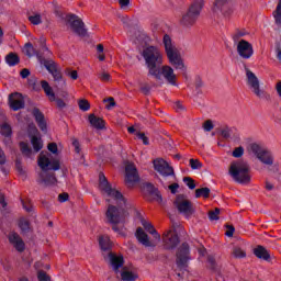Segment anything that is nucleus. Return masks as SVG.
<instances>
[{
    "mask_svg": "<svg viewBox=\"0 0 281 281\" xmlns=\"http://www.w3.org/2000/svg\"><path fill=\"white\" fill-rule=\"evenodd\" d=\"M47 149L49 153H53V155H56L58 153V145H56V143H50L48 144Z\"/></svg>",
    "mask_w": 281,
    "mask_h": 281,
    "instance_id": "6e6d98bb",
    "label": "nucleus"
},
{
    "mask_svg": "<svg viewBox=\"0 0 281 281\" xmlns=\"http://www.w3.org/2000/svg\"><path fill=\"white\" fill-rule=\"evenodd\" d=\"M67 76H69V78H71V80H78V71L77 70L68 71Z\"/></svg>",
    "mask_w": 281,
    "mask_h": 281,
    "instance_id": "bf43d9fd",
    "label": "nucleus"
},
{
    "mask_svg": "<svg viewBox=\"0 0 281 281\" xmlns=\"http://www.w3.org/2000/svg\"><path fill=\"white\" fill-rule=\"evenodd\" d=\"M99 245L103 251H109V249L113 247V244L111 243V238H109V236L106 235L99 237Z\"/></svg>",
    "mask_w": 281,
    "mask_h": 281,
    "instance_id": "7c9ffc66",
    "label": "nucleus"
},
{
    "mask_svg": "<svg viewBox=\"0 0 281 281\" xmlns=\"http://www.w3.org/2000/svg\"><path fill=\"white\" fill-rule=\"evenodd\" d=\"M142 56L148 69V75L159 79L160 75L157 72V67L164 65V53H161V49L157 46H147L143 49Z\"/></svg>",
    "mask_w": 281,
    "mask_h": 281,
    "instance_id": "f03ea898",
    "label": "nucleus"
},
{
    "mask_svg": "<svg viewBox=\"0 0 281 281\" xmlns=\"http://www.w3.org/2000/svg\"><path fill=\"white\" fill-rule=\"evenodd\" d=\"M136 137L138 139H142L143 144H145V146H148L149 142H148V137H146V134L144 133H136Z\"/></svg>",
    "mask_w": 281,
    "mask_h": 281,
    "instance_id": "5fc2aeb1",
    "label": "nucleus"
},
{
    "mask_svg": "<svg viewBox=\"0 0 281 281\" xmlns=\"http://www.w3.org/2000/svg\"><path fill=\"white\" fill-rule=\"evenodd\" d=\"M237 54L240 56L244 60H249L251 56H254V45L251 43L240 40L237 43Z\"/></svg>",
    "mask_w": 281,
    "mask_h": 281,
    "instance_id": "ddd939ff",
    "label": "nucleus"
},
{
    "mask_svg": "<svg viewBox=\"0 0 281 281\" xmlns=\"http://www.w3.org/2000/svg\"><path fill=\"white\" fill-rule=\"evenodd\" d=\"M19 55L14 53H10L9 55L5 56V63L8 64L9 67H14L15 65H19Z\"/></svg>",
    "mask_w": 281,
    "mask_h": 281,
    "instance_id": "2f4dec72",
    "label": "nucleus"
},
{
    "mask_svg": "<svg viewBox=\"0 0 281 281\" xmlns=\"http://www.w3.org/2000/svg\"><path fill=\"white\" fill-rule=\"evenodd\" d=\"M157 72L159 74V78H156V80H161L162 77L168 85L177 87V74H175V69L172 67L164 65L159 70L157 69Z\"/></svg>",
    "mask_w": 281,
    "mask_h": 281,
    "instance_id": "9d476101",
    "label": "nucleus"
},
{
    "mask_svg": "<svg viewBox=\"0 0 281 281\" xmlns=\"http://www.w3.org/2000/svg\"><path fill=\"white\" fill-rule=\"evenodd\" d=\"M246 34H247V32L238 30V31H236L235 34L233 35V41H234L235 43H238V40H239V38H243V36H245Z\"/></svg>",
    "mask_w": 281,
    "mask_h": 281,
    "instance_id": "3c124183",
    "label": "nucleus"
},
{
    "mask_svg": "<svg viewBox=\"0 0 281 281\" xmlns=\"http://www.w3.org/2000/svg\"><path fill=\"white\" fill-rule=\"evenodd\" d=\"M68 199H69V194H67V193H60L58 195L59 203H65V201H67Z\"/></svg>",
    "mask_w": 281,
    "mask_h": 281,
    "instance_id": "680f3d73",
    "label": "nucleus"
},
{
    "mask_svg": "<svg viewBox=\"0 0 281 281\" xmlns=\"http://www.w3.org/2000/svg\"><path fill=\"white\" fill-rule=\"evenodd\" d=\"M154 168L156 172H159V175H161V177H172V175H175V169L161 158L154 160Z\"/></svg>",
    "mask_w": 281,
    "mask_h": 281,
    "instance_id": "4468645a",
    "label": "nucleus"
},
{
    "mask_svg": "<svg viewBox=\"0 0 281 281\" xmlns=\"http://www.w3.org/2000/svg\"><path fill=\"white\" fill-rule=\"evenodd\" d=\"M29 21L32 23V25H41L43 23L41 14L30 15Z\"/></svg>",
    "mask_w": 281,
    "mask_h": 281,
    "instance_id": "ea45409f",
    "label": "nucleus"
},
{
    "mask_svg": "<svg viewBox=\"0 0 281 281\" xmlns=\"http://www.w3.org/2000/svg\"><path fill=\"white\" fill-rule=\"evenodd\" d=\"M37 279L40 281H52V278H49V276H47V272L45 271H38Z\"/></svg>",
    "mask_w": 281,
    "mask_h": 281,
    "instance_id": "8fccbe9b",
    "label": "nucleus"
},
{
    "mask_svg": "<svg viewBox=\"0 0 281 281\" xmlns=\"http://www.w3.org/2000/svg\"><path fill=\"white\" fill-rule=\"evenodd\" d=\"M135 236L138 243H140V245H144V247H157V243H159L155 238L154 240H150L148 234H146V232H144V228L142 227H138L136 229Z\"/></svg>",
    "mask_w": 281,
    "mask_h": 281,
    "instance_id": "a211bd4d",
    "label": "nucleus"
},
{
    "mask_svg": "<svg viewBox=\"0 0 281 281\" xmlns=\"http://www.w3.org/2000/svg\"><path fill=\"white\" fill-rule=\"evenodd\" d=\"M234 258H247V251L245 248H241L239 246H235L232 251Z\"/></svg>",
    "mask_w": 281,
    "mask_h": 281,
    "instance_id": "473e14b6",
    "label": "nucleus"
},
{
    "mask_svg": "<svg viewBox=\"0 0 281 281\" xmlns=\"http://www.w3.org/2000/svg\"><path fill=\"white\" fill-rule=\"evenodd\" d=\"M108 258L110 260V265L116 273H120V269L124 267V257L123 256H117L113 252H109Z\"/></svg>",
    "mask_w": 281,
    "mask_h": 281,
    "instance_id": "4be33fe9",
    "label": "nucleus"
},
{
    "mask_svg": "<svg viewBox=\"0 0 281 281\" xmlns=\"http://www.w3.org/2000/svg\"><path fill=\"white\" fill-rule=\"evenodd\" d=\"M98 78L101 82H109V80H111V75L106 71H102L98 75Z\"/></svg>",
    "mask_w": 281,
    "mask_h": 281,
    "instance_id": "c03bdc74",
    "label": "nucleus"
},
{
    "mask_svg": "<svg viewBox=\"0 0 281 281\" xmlns=\"http://www.w3.org/2000/svg\"><path fill=\"white\" fill-rule=\"evenodd\" d=\"M183 182L186 183V186L189 187V190H194V188H196V183H194V179L190 177L183 178Z\"/></svg>",
    "mask_w": 281,
    "mask_h": 281,
    "instance_id": "37998d69",
    "label": "nucleus"
},
{
    "mask_svg": "<svg viewBox=\"0 0 281 281\" xmlns=\"http://www.w3.org/2000/svg\"><path fill=\"white\" fill-rule=\"evenodd\" d=\"M146 190L150 194L151 199H154V201H158V203H161V193L157 188H155V186L147 184Z\"/></svg>",
    "mask_w": 281,
    "mask_h": 281,
    "instance_id": "c85d7f7f",
    "label": "nucleus"
},
{
    "mask_svg": "<svg viewBox=\"0 0 281 281\" xmlns=\"http://www.w3.org/2000/svg\"><path fill=\"white\" fill-rule=\"evenodd\" d=\"M9 104L12 111H20L25 106V101L23 100V95L19 92L11 93L9 95Z\"/></svg>",
    "mask_w": 281,
    "mask_h": 281,
    "instance_id": "6ab92c4d",
    "label": "nucleus"
},
{
    "mask_svg": "<svg viewBox=\"0 0 281 281\" xmlns=\"http://www.w3.org/2000/svg\"><path fill=\"white\" fill-rule=\"evenodd\" d=\"M8 203H5V195L0 193V207H7Z\"/></svg>",
    "mask_w": 281,
    "mask_h": 281,
    "instance_id": "e2e57ef3",
    "label": "nucleus"
},
{
    "mask_svg": "<svg viewBox=\"0 0 281 281\" xmlns=\"http://www.w3.org/2000/svg\"><path fill=\"white\" fill-rule=\"evenodd\" d=\"M139 181V173H137V167H135V164L127 162L125 165V183L127 188H133L135 183Z\"/></svg>",
    "mask_w": 281,
    "mask_h": 281,
    "instance_id": "9b49d317",
    "label": "nucleus"
},
{
    "mask_svg": "<svg viewBox=\"0 0 281 281\" xmlns=\"http://www.w3.org/2000/svg\"><path fill=\"white\" fill-rule=\"evenodd\" d=\"M203 5V0H193L187 12L182 14L180 23L186 27H191V25H194V23L199 21V16H201Z\"/></svg>",
    "mask_w": 281,
    "mask_h": 281,
    "instance_id": "423d86ee",
    "label": "nucleus"
},
{
    "mask_svg": "<svg viewBox=\"0 0 281 281\" xmlns=\"http://www.w3.org/2000/svg\"><path fill=\"white\" fill-rule=\"evenodd\" d=\"M31 144L33 146V150L35 153H38L40 150L43 149V140L36 136H33L31 139Z\"/></svg>",
    "mask_w": 281,
    "mask_h": 281,
    "instance_id": "72a5a7b5",
    "label": "nucleus"
},
{
    "mask_svg": "<svg viewBox=\"0 0 281 281\" xmlns=\"http://www.w3.org/2000/svg\"><path fill=\"white\" fill-rule=\"evenodd\" d=\"M232 0H216L213 5V12H227Z\"/></svg>",
    "mask_w": 281,
    "mask_h": 281,
    "instance_id": "a878e982",
    "label": "nucleus"
},
{
    "mask_svg": "<svg viewBox=\"0 0 281 281\" xmlns=\"http://www.w3.org/2000/svg\"><path fill=\"white\" fill-rule=\"evenodd\" d=\"M254 254L260 260H269V258H271L269 250H267V248H265L263 246H258L257 248H255Z\"/></svg>",
    "mask_w": 281,
    "mask_h": 281,
    "instance_id": "bb28decb",
    "label": "nucleus"
},
{
    "mask_svg": "<svg viewBox=\"0 0 281 281\" xmlns=\"http://www.w3.org/2000/svg\"><path fill=\"white\" fill-rule=\"evenodd\" d=\"M42 182L44 186H56V183H58V180L54 175L46 177L42 175Z\"/></svg>",
    "mask_w": 281,
    "mask_h": 281,
    "instance_id": "c9c22d12",
    "label": "nucleus"
},
{
    "mask_svg": "<svg viewBox=\"0 0 281 281\" xmlns=\"http://www.w3.org/2000/svg\"><path fill=\"white\" fill-rule=\"evenodd\" d=\"M32 115H33V117H35V122L40 126L41 131L46 132L47 131V122L45 121V115L43 114V112H41V110L35 108L32 110Z\"/></svg>",
    "mask_w": 281,
    "mask_h": 281,
    "instance_id": "5701e85b",
    "label": "nucleus"
},
{
    "mask_svg": "<svg viewBox=\"0 0 281 281\" xmlns=\"http://www.w3.org/2000/svg\"><path fill=\"white\" fill-rule=\"evenodd\" d=\"M221 135L222 137H224V139H229V137H232V128L229 127L222 128Z\"/></svg>",
    "mask_w": 281,
    "mask_h": 281,
    "instance_id": "09e8293b",
    "label": "nucleus"
},
{
    "mask_svg": "<svg viewBox=\"0 0 281 281\" xmlns=\"http://www.w3.org/2000/svg\"><path fill=\"white\" fill-rule=\"evenodd\" d=\"M190 167L192 168V170H201V168H203V164H201V161H199V159H193L191 158L189 160Z\"/></svg>",
    "mask_w": 281,
    "mask_h": 281,
    "instance_id": "a19ab883",
    "label": "nucleus"
},
{
    "mask_svg": "<svg viewBox=\"0 0 281 281\" xmlns=\"http://www.w3.org/2000/svg\"><path fill=\"white\" fill-rule=\"evenodd\" d=\"M203 128L204 131H206V133H210V131L214 128V123H212V120L205 121L203 124Z\"/></svg>",
    "mask_w": 281,
    "mask_h": 281,
    "instance_id": "864d4df0",
    "label": "nucleus"
},
{
    "mask_svg": "<svg viewBox=\"0 0 281 281\" xmlns=\"http://www.w3.org/2000/svg\"><path fill=\"white\" fill-rule=\"evenodd\" d=\"M142 225H143L144 229H146V232H148V234H151V236H154V239L156 240V243H159V240H161V235H159V233H157V229H155V226H153V223H150L146 220H142Z\"/></svg>",
    "mask_w": 281,
    "mask_h": 281,
    "instance_id": "b1692460",
    "label": "nucleus"
},
{
    "mask_svg": "<svg viewBox=\"0 0 281 281\" xmlns=\"http://www.w3.org/2000/svg\"><path fill=\"white\" fill-rule=\"evenodd\" d=\"M162 44L170 65H172L175 69L186 71V64H183V59L181 58V55H179V49H177V46L172 43L170 35H164Z\"/></svg>",
    "mask_w": 281,
    "mask_h": 281,
    "instance_id": "20e7f679",
    "label": "nucleus"
},
{
    "mask_svg": "<svg viewBox=\"0 0 281 281\" xmlns=\"http://www.w3.org/2000/svg\"><path fill=\"white\" fill-rule=\"evenodd\" d=\"M245 72L246 83L247 87L250 89L251 93H254V95H256V98H258L259 100H266V102H269L271 100V94L265 91V89L260 88V80L258 79L256 74H254V71H251L247 67L245 68Z\"/></svg>",
    "mask_w": 281,
    "mask_h": 281,
    "instance_id": "39448f33",
    "label": "nucleus"
},
{
    "mask_svg": "<svg viewBox=\"0 0 281 281\" xmlns=\"http://www.w3.org/2000/svg\"><path fill=\"white\" fill-rule=\"evenodd\" d=\"M273 16L277 25H281V0H279L277 9L273 11Z\"/></svg>",
    "mask_w": 281,
    "mask_h": 281,
    "instance_id": "e433bc0d",
    "label": "nucleus"
},
{
    "mask_svg": "<svg viewBox=\"0 0 281 281\" xmlns=\"http://www.w3.org/2000/svg\"><path fill=\"white\" fill-rule=\"evenodd\" d=\"M169 190H170L171 194H177V191L179 190V183L170 184Z\"/></svg>",
    "mask_w": 281,
    "mask_h": 281,
    "instance_id": "052dcab7",
    "label": "nucleus"
},
{
    "mask_svg": "<svg viewBox=\"0 0 281 281\" xmlns=\"http://www.w3.org/2000/svg\"><path fill=\"white\" fill-rule=\"evenodd\" d=\"M99 189L103 196H105L106 203H109L105 212L108 223L112 225L113 232L120 236H126V228L124 227V223H126V218H128L126 198H124L122 192L111 187L104 173L99 175Z\"/></svg>",
    "mask_w": 281,
    "mask_h": 281,
    "instance_id": "f257e3e1",
    "label": "nucleus"
},
{
    "mask_svg": "<svg viewBox=\"0 0 281 281\" xmlns=\"http://www.w3.org/2000/svg\"><path fill=\"white\" fill-rule=\"evenodd\" d=\"M248 151L255 155V157H257V159L260 160L263 166H273V161H276L273 154L258 143H251L248 147Z\"/></svg>",
    "mask_w": 281,
    "mask_h": 281,
    "instance_id": "0eeeda50",
    "label": "nucleus"
},
{
    "mask_svg": "<svg viewBox=\"0 0 281 281\" xmlns=\"http://www.w3.org/2000/svg\"><path fill=\"white\" fill-rule=\"evenodd\" d=\"M20 75H21V78H27L30 76V69L27 68L22 69Z\"/></svg>",
    "mask_w": 281,
    "mask_h": 281,
    "instance_id": "0e129e2a",
    "label": "nucleus"
},
{
    "mask_svg": "<svg viewBox=\"0 0 281 281\" xmlns=\"http://www.w3.org/2000/svg\"><path fill=\"white\" fill-rule=\"evenodd\" d=\"M175 205L180 214H183L186 218H190L194 214L195 210L192 202L183 195H178L175 201Z\"/></svg>",
    "mask_w": 281,
    "mask_h": 281,
    "instance_id": "1a4fd4ad",
    "label": "nucleus"
},
{
    "mask_svg": "<svg viewBox=\"0 0 281 281\" xmlns=\"http://www.w3.org/2000/svg\"><path fill=\"white\" fill-rule=\"evenodd\" d=\"M276 56H277L279 63H281V47H280V45H277V47H276Z\"/></svg>",
    "mask_w": 281,
    "mask_h": 281,
    "instance_id": "338daca9",
    "label": "nucleus"
},
{
    "mask_svg": "<svg viewBox=\"0 0 281 281\" xmlns=\"http://www.w3.org/2000/svg\"><path fill=\"white\" fill-rule=\"evenodd\" d=\"M276 91H277L279 98H281V81L277 82V85H276Z\"/></svg>",
    "mask_w": 281,
    "mask_h": 281,
    "instance_id": "774afa93",
    "label": "nucleus"
},
{
    "mask_svg": "<svg viewBox=\"0 0 281 281\" xmlns=\"http://www.w3.org/2000/svg\"><path fill=\"white\" fill-rule=\"evenodd\" d=\"M0 135L5 137L4 144H10V137H12V127L8 123L0 125Z\"/></svg>",
    "mask_w": 281,
    "mask_h": 281,
    "instance_id": "cd10ccee",
    "label": "nucleus"
},
{
    "mask_svg": "<svg viewBox=\"0 0 281 281\" xmlns=\"http://www.w3.org/2000/svg\"><path fill=\"white\" fill-rule=\"evenodd\" d=\"M41 64L47 69V71L53 76L55 82L58 80H63V75L60 74V69H58V65L52 59H42Z\"/></svg>",
    "mask_w": 281,
    "mask_h": 281,
    "instance_id": "f3484780",
    "label": "nucleus"
},
{
    "mask_svg": "<svg viewBox=\"0 0 281 281\" xmlns=\"http://www.w3.org/2000/svg\"><path fill=\"white\" fill-rule=\"evenodd\" d=\"M188 260H190V246L183 243L177 252V265L180 269L186 268L188 265Z\"/></svg>",
    "mask_w": 281,
    "mask_h": 281,
    "instance_id": "dca6fc26",
    "label": "nucleus"
},
{
    "mask_svg": "<svg viewBox=\"0 0 281 281\" xmlns=\"http://www.w3.org/2000/svg\"><path fill=\"white\" fill-rule=\"evenodd\" d=\"M37 164L44 172H47V170H60V160L47 151L40 154Z\"/></svg>",
    "mask_w": 281,
    "mask_h": 281,
    "instance_id": "6e6552de",
    "label": "nucleus"
},
{
    "mask_svg": "<svg viewBox=\"0 0 281 281\" xmlns=\"http://www.w3.org/2000/svg\"><path fill=\"white\" fill-rule=\"evenodd\" d=\"M41 87L45 95L48 98L49 102H56V105L58 106V109H65V106H67V104L63 99H56V93H54V88L49 86V82L42 80Z\"/></svg>",
    "mask_w": 281,
    "mask_h": 281,
    "instance_id": "f8f14e48",
    "label": "nucleus"
},
{
    "mask_svg": "<svg viewBox=\"0 0 281 281\" xmlns=\"http://www.w3.org/2000/svg\"><path fill=\"white\" fill-rule=\"evenodd\" d=\"M70 30L77 34V36H87V29H85V22L77 15L69 16Z\"/></svg>",
    "mask_w": 281,
    "mask_h": 281,
    "instance_id": "2eb2a0df",
    "label": "nucleus"
},
{
    "mask_svg": "<svg viewBox=\"0 0 281 281\" xmlns=\"http://www.w3.org/2000/svg\"><path fill=\"white\" fill-rule=\"evenodd\" d=\"M9 243L10 245H12V247H14V249H16V251H25V241H23V238H21V235L15 233V232H11L9 233Z\"/></svg>",
    "mask_w": 281,
    "mask_h": 281,
    "instance_id": "aec40b11",
    "label": "nucleus"
},
{
    "mask_svg": "<svg viewBox=\"0 0 281 281\" xmlns=\"http://www.w3.org/2000/svg\"><path fill=\"white\" fill-rule=\"evenodd\" d=\"M201 196H203V199H210V188L205 187V188L196 189L195 199H201Z\"/></svg>",
    "mask_w": 281,
    "mask_h": 281,
    "instance_id": "f704fd0d",
    "label": "nucleus"
},
{
    "mask_svg": "<svg viewBox=\"0 0 281 281\" xmlns=\"http://www.w3.org/2000/svg\"><path fill=\"white\" fill-rule=\"evenodd\" d=\"M218 214H221V210L215 209L214 211L209 212L210 221H218Z\"/></svg>",
    "mask_w": 281,
    "mask_h": 281,
    "instance_id": "a18cd8bd",
    "label": "nucleus"
},
{
    "mask_svg": "<svg viewBox=\"0 0 281 281\" xmlns=\"http://www.w3.org/2000/svg\"><path fill=\"white\" fill-rule=\"evenodd\" d=\"M203 87V80H201V77L195 78V88L201 89Z\"/></svg>",
    "mask_w": 281,
    "mask_h": 281,
    "instance_id": "69168bd1",
    "label": "nucleus"
},
{
    "mask_svg": "<svg viewBox=\"0 0 281 281\" xmlns=\"http://www.w3.org/2000/svg\"><path fill=\"white\" fill-rule=\"evenodd\" d=\"M19 227L23 233H30V229L32 227L30 226V221L29 220H20Z\"/></svg>",
    "mask_w": 281,
    "mask_h": 281,
    "instance_id": "58836bf2",
    "label": "nucleus"
},
{
    "mask_svg": "<svg viewBox=\"0 0 281 281\" xmlns=\"http://www.w3.org/2000/svg\"><path fill=\"white\" fill-rule=\"evenodd\" d=\"M243 155H245V148H243V147H236L233 150V157H235V158H240V157H243Z\"/></svg>",
    "mask_w": 281,
    "mask_h": 281,
    "instance_id": "49530a36",
    "label": "nucleus"
},
{
    "mask_svg": "<svg viewBox=\"0 0 281 281\" xmlns=\"http://www.w3.org/2000/svg\"><path fill=\"white\" fill-rule=\"evenodd\" d=\"M164 243L167 249H175L179 245V236L175 231H168L164 234Z\"/></svg>",
    "mask_w": 281,
    "mask_h": 281,
    "instance_id": "412c9836",
    "label": "nucleus"
},
{
    "mask_svg": "<svg viewBox=\"0 0 281 281\" xmlns=\"http://www.w3.org/2000/svg\"><path fill=\"white\" fill-rule=\"evenodd\" d=\"M234 232H236V228H234V226L232 225H227L226 226V236H228V238H232V236H234Z\"/></svg>",
    "mask_w": 281,
    "mask_h": 281,
    "instance_id": "4d7b16f0",
    "label": "nucleus"
},
{
    "mask_svg": "<svg viewBox=\"0 0 281 281\" xmlns=\"http://www.w3.org/2000/svg\"><path fill=\"white\" fill-rule=\"evenodd\" d=\"M72 146L75 148V153H77L79 155V153H80V142H78V139L74 138L72 139Z\"/></svg>",
    "mask_w": 281,
    "mask_h": 281,
    "instance_id": "13d9d810",
    "label": "nucleus"
},
{
    "mask_svg": "<svg viewBox=\"0 0 281 281\" xmlns=\"http://www.w3.org/2000/svg\"><path fill=\"white\" fill-rule=\"evenodd\" d=\"M20 149L25 157H32V148L26 143H20Z\"/></svg>",
    "mask_w": 281,
    "mask_h": 281,
    "instance_id": "4c0bfd02",
    "label": "nucleus"
},
{
    "mask_svg": "<svg viewBox=\"0 0 281 281\" xmlns=\"http://www.w3.org/2000/svg\"><path fill=\"white\" fill-rule=\"evenodd\" d=\"M121 280L123 281H136L137 280V273L130 271L126 269V267L123 268V271L121 272Z\"/></svg>",
    "mask_w": 281,
    "mask_h": 281,
    "instance_id": "c756f323",
    "label": "nucleus"
},
{
    "mask_svg": "<svg viewBox=\"0 0 281 281\" xmlns=\"http://www.w3.org/2000/svg\"><path fill=\"white\" fill-rule=\"evenodd\" d=\"M103 102H106L108 104L105 105V109L111 110L113 106H115V99L112 97L104 99Z\"/></svg>",
    "mask_w": 281,
    "mask_h": 281,
    "instance_id": "603ef678",
    "label": "nucleus"
},
{
    "mask_svg": "<svg viewBox=\"0 0 281 281\" xmlns=\"http://www.w3.org/2000/svg\"><path fill=\"white\" fill-rule=\"evenodd\" d=\"M228 172L236 183H241V186L251 183V169L249 168V164L243 160L232 162Z\"/></svg>",
    "mask_w": 281,
    "mask_h": 281,
    "instance_id": "7ed1b4c3",
    "label": "nucleus"
},
{
    "mask_svg": "<svg viewBox=\"0 0 281 281\" xmlns=\"http://www.w3.org/2000/svg\"><path fill=\"white\" fill-rule=\"evenodd\" d=\"M24 52L26 54V56H34V46L30 43L25 44L24 46Z\"/></svg>",
    "mask_w": 281,
    "mask_h": 281,
    "instance_id": "de8ad7c7",
    "label": "nucleus"
},
{
    "mask_svg": "<svg viewBox=\"0 0 281 281\" xmlns=\"http://www.w3.org/2000/svg\"><path fill=\"white\" fill-rule=\"evenodd\" d=\"M88 122L93 128H97V131H103L105 126L104 120H102V117L95 116V114H90L88 116Z\"/></svg>",
    "mask_w": 281,
    "mask_h": 281,
    "instance_id": "393cba45",
    "label": "nucleus"
},
{
    "mask_svg": "<svg viewBox=\"0 0 281 281\" xmlns=\"http://www.w3.org/2000/svg\"><path fill=\"white\" fill-rule=\"evenodd\" d=\"M79 109L80 111H89L91 109V104L88 100L81 99L79 100Z\"/></svg>",
    "mask_w": 281,
    "mask_h": 281,
    "instance_id": "79ce46f5",
    "label": "nucleus"
}]
</instances>
